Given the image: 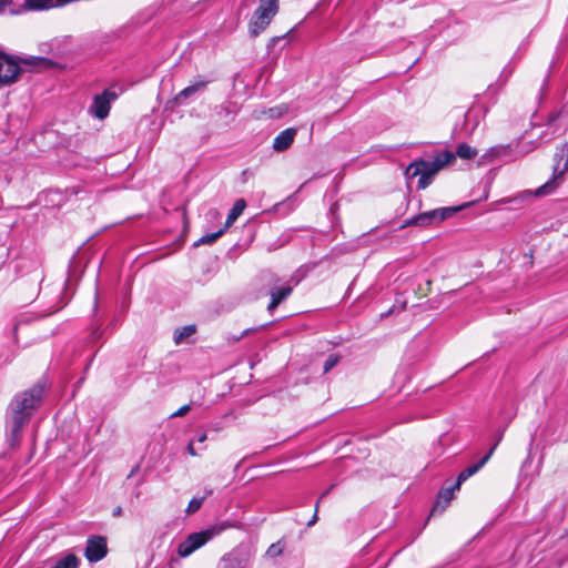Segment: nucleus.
<instances>
[{
  "label": "nucleus",
  "mask_w": 568,
  "mask_h": 568,
  "mask_svg": "<svg viewBox=\"0 0 568 568\" xmlns=\"http://www.w3.org/2000/svg\"><path fill=\"white\" fill-rule=\"evenodd\" d=\"M44 393V385L36 384L29 390L18 394L9 406L10 443L18 444L23 426L29 422L30 416L40 405Z\"/></svg>",
  "instance_id": "f257e3e1"
},
{
  "label": "nucleus",
  "mask_w": 568,
  "mask_h": 568,
  "mask_svg": "<svg viewBox=\"0 0 568 568\" xmlns=\"http://www.w3.org/2000/svg\"><path fill=\"white\" fill-rule=\"evenodd\" d=\"M58 67V63L45 57L13 58L0 51V85H10L19 80L24 70L43 71Z\"/></svg>",
  "instance_id": "f03ea898"
},
{
  "label": "nucleus",
  "mask_w": 568,
  "mask_h": 568,
  "mask_svg": "<svg viewBox=\"0 0 568 568\" xmlns=\"http://www.w3.org/2000/svg\"><path fill=\"white\" fill-rule=\"evenodd\" d=\"M554 162L555 164L551 179L535 191L536 196H542L551 193L559 185L558 181L561 180L568 171V142H565L557 148V151L554 154Z\"/></svg>",
  "instance_id": "7ed1b4c3"
},
{
  "label": "nucleus",
  "mask_w": 568,
  "mask_h": 568,
  "mask_svg": "<svg viewBox=\"0 0 568 568\" xmlns=\"http://www.w3.org/2000/svg\"><path fill=\"white\" fill-rule=\"evenodd\" d=\"M278 11V0H260V6L250 21V33L257 37L271 23Z\"/></svg>",
  "instance_id": "20e7f679"
},
{
  "label": "nucleus",
  "mask_w": 568,
  "mask_h": 568,
  "mask_svg": "<svg viewBox=\"0 0 568 568\" xmlns=\"http://www.w3.org/2000/svg\"><path fill=\"white\" fill-rule=\"evenodd\" d=\"M466 205L462 206H450V207H440L430 210L427 212H423L420 214H417L408 220L405 221L403 227L406 226H429L433 224H438L443 222L444 220L453 216L455 213L464 209Z\"/></svg>",
  "instance_id": "39448f33"
},
{
  "label": "nucleus",
  "mask_w": 568,
  "mask_h": 568,
  "mask_svg": "<svg viewBox=\"0 0 568 568\" xmlns=\"http://www.w3.org/2000/svg\"><path fill=\"white\" fill-rule=\"evenodd\" d=\"M223 528L212 527L206 530L190 534L183 541L178 545L176 552L180 557L186 558L195 550L204 546L214 536L219 535Z\"/></svg>",
  "instance_id": "423d86ee"
},
{
  "label": "nucleus",
  "mask_w": 568,
  "mask_h": 568,
  "mask_svg": "<svg viewBox=\"0 0 568 568\" xmlns=\"http://www.w3.org/2000/svg\"><path fill=\"white\" fill-rule=\"evenodd\" d=\"M262 281L264 285L270 288L271 302L267 305V311L272 313L292 294L293 287L288 284L278 286L281 280L273 273H264Z\"/></svg>",
  "instance_id": "0eeeda50"
},
{
  "label": "nucleus",
  "mask_w": 568,
  "mask_h": 568,
  "mask_svg": "<svg viewBox=\"0 0 568 568\" xmlns=\"http://www.w3.org/2000/svg\"><path fill=\"white\" fill-rule=\"evenodd\" d=\"M439 171L433 161L417 160L407 166L405 175L407 179H414L419 175L418 187L426 189Z\"/></svg>",
  "instance_id": "6e6552de"
},
{
  "label": "nucleus",
  "mask_w": 568,
  "mask_h": 568,
  "mask_svg": "<svg viewBox=\"0 0 568 568\" xmlns=\"http://www.w3.org/2000/svg\"><path fill=\"white\" fill-rule=\"evenodd\" d=\"M108 554L106 539L102 536H90L87 540L84 556L90 562L102 560Z\"/></svg>",
  "instance_id": "1a4fd4ad"
},
{
  "label": "nucleus",
  "mask_w": 568,
  "mask_h": 568,
  "mask_svg": "<svg viewBox=\"0 0 568 568\" xmlns=\"http://www.w3.org/2000/svg\"><path fill=\"white\" fill-rule=\"evenodd\" d=\"M115 99V92L110 90L103 91V93L94 97L90 112L100 120L106 118L111 109V102Z\"/></svg>",
  "instance_id": "9d476101"
},
{
  "label": "nucleus",
  "mask_w": 568,
  "mask_h": 568,
  "mask_svg": "<svg viewBox=\"0 0 568 568\" xmlns=\"http://www.w3.org/2000/svg\"><path fill=\"white\" fill-rule=\"evenodd\" d=\"M500 439H501V435H499V437H498L497 442L494 444V446L489 449V452L478 463L465 468L464 470H462L459 473L457 480L454 485V488H459L464 481H466L469 477L475 475L490 459V457L494 454Z\"/></svg>",
  "instance_id": "9b49d317"
},
{
  "label": "nucleus",
  "mask_w": 568,
  "mask_h": 568,
  "mask_svg": "<svg viewBox=\"0 0 568 568\" xmlns=\"http://www.w3.org/2000/svg\"><path fill=\"white\" fill-rule=\"evenodd\" d=\"M297 130L295 128H288L282 131L275 136L273 141V149L277 152L286 151L295 140Z\"/></svg>",
  "instance_id": "f8f14e48"
},
{
  "label": "nucleus",
  "mask_w": 568,
  "mask_h": 568,
  "mask_svg": "<svg viewBox=\"0 0 568 568\" xmlns=\"http://www.w3.org/2000/svg\"><path fill=\"white\" fill-rule=\"evenodd\" d=\"M514 150L510 144H501L491 146L487 150V152L483 155V160L485 161H494V160H505L513 158Z\"/></svg>",
  "instance_id": "ddd939ff"
},
{
  "label": "nucleus",
  "mask_w": 568,
  "mask_h": 568,
  "mask_svg": "<svg viewBox=\"0 0 568 568\" xmlns=\"http://www.w3.org/2000/svg\"><path fill=\"white\" fill-rule=\"evenodd\" d=\"M459 488H454V486L449 488H444L438 493L437 500L432 509V514L443 513L454 497V491Z\"/></svg>",
  "instance_id": "4468645a"
},
{
  "label": "nucleus",
  "mask_w": 568,
  "mask_h": 568,
  "mask_svg": "<svg viewBox=\"0 0 568 568\" xmlns=\"http://www.w3.org/2000/svg\"><path fill=\"white\" fill-rule=\"evenodd\" d=\"M206 83H207L206 81H200V82H196L194 84H191V85L184 88L182 91H180L175 95L174 102L178 104H182L184 102V100L192 97L196 92L203 90L206 87Z\"/></svg>",
  "instance_id": "2eb2a0df"
},
{
  "label": "nucleus",
  "mask_w": 568,
  "mask_h": 568,
  "mask_svg": "<svg viewBox=\"0 0 568 568\" xmlns=\"http://www.w3.org/2000/svg\"><path fill=\"white\" fill-rule=\"evenodd\" d=\"M248 559L235 554H230L223 557L221 568H247Z\"/></svg>",
  "instance_id": "dca6fc26"
},
{
  "label": "nucleus",
  "mask_w": 568,
  "mask_h": 568,
  "mask_svg": "<svg viewBox=\"0 0 568 568\" xmlns=\"http://www.w3.org/2000/svg\"><path fill=\"white\" fill-rule=\"evenodd\" d=\"M246 207V202L244 199H239L233 204V207L231 209L224 229L227 230L236 220L237 217L243 213L244 209Z\"/></svg>",
  "instance_id": "f3484780"
},
{
  "label": "nucleus",
  "mask_w": 568,
  "mask_h": 568,
  "mask_svg": "<svg viewBox=\"0 0 568 568\" xmlns=\"http://www.w3.org/2000/svg\"><path fill=\"white\" fill-rule=\"evenodd\" d=\"M196 332L195 325H186L183 327H179L174 332V342L175 344H181L185 338L192 336Z\"/></svg>",
  "instance_id": "a211bd4d"
},
{
  "label": "nucleus",
  "mask_w": 568,
  "mask_h": 568,
  "mask_svg": "<svg viewBox=\"0 0 568 568\" xmlns=\"http://www.w3.org/2000/svg\"><path fill=\"white\" fill-rule=\"evenodd\" d=\"M79 562H80L79 558L75 555L69 554V555L64 556L63 558L59 559L50 568H78Z\"/></svg>",
  "instance_id": "6ab92c4d"
},
{
  "label": "nucleus",
  "mask_w": 568,
  "mask_h": 568,
  "mask_svg": "<svg viewBox=\"0 0 568 568\" xmlns=\"http://www.w3.org/2000/svg\"><path fill=\"white\" fill-rule=\"evenodd\" d=\"M455 160V154L450 151H444L437 154L434 159V164L437 169L442 170Z\"/></svg>",
  "instance_id": "aec40b11"
},
{
  "label": "nucleus",
  "mask_w": 568,
  "mask_h": 568,
  "mask_svg": "<svg viewBox=\"0 0 568 568\" xmlns=\"http://www.w3.org/2000/svg\"><path fill=\"white\" fill-rule=\"evenodd\" d=\"M454 154L455 158L459 156L460 159L471 160L477 155V150L466 143H462L457 146L456 153Z\"/></svg>",
  "instance_id": "412c9836"
},
{
  "label": "nucleus",
  "mask_w": 568,
  "mask_h": 568,
  "mask_svg": "<svg viewBox=\"0 0 568 568\" xmlns=\"http://www.w3.org/2000/svg\"><path fill=\"white\" fill-rule=\"evenodd\" d=\"M224 232H225V229L222 227L217 232L205 234L195 243V246L201 245V244H203V245L213 244L219 237H221L223 235Z\"/></svg>",
  "instance_id": "4be33fe9"
},
{
  "label": "nucleus",
  "mask_w": 568,
  "mask_h": 568,
  "mask_svg": "<svg viewBox=\"0 0 568 568\" xmlns=\"http://www.w3.org/2000/svg\"><path fill=\"white\" fill-rule=\"evenodd\" d=\"M338 362H339L338 355H336V354L328 355V357L326 358V361L324 363V373H328L333 367H335L337 365Z\"/></svg>",
  "instance_id": "5701e85b"
},
{
  "label": "nucleus",
  "mask_w": 568,
  "mask_h": 568,
  "mask_svg": "<svg viewBox=\"0 0 568 568\" xmlns=\"http://www.w3.org/2000/svg\"><path fill=\"white\" fill-rule=\"evenodd\" d=\"M205 497H202V498H193L190 503H189V506H187V509L186 511L189 514H193L195 511H197L202 504H203V500H204Z\"/></svg>",
  "instance_id": "b1692460"
},
{
  "label": "nucleus",
  "mask_w": 568,
  "mask_h": 568,
  "mask_svg": "<svg viewBox=\"0 0 568 568\" xmlns=\"http://www.w3.org/2000/svg\"><path fill=\"white\" fill-rule=\"evenodd\" d=\"M282 552H283V547H282L281 542H275V544H272V545L268 547V549H267V551H266V555H267L268 557L274 558V557L280 556Z\"/></svg>",
  "instance_id": "393cba45"
},
{
  "label": "nucleus",
  "mask_w": 568,
  "mask_h": 568,
  "mask_svg": "<svg viewBox=\"0 0 568 568\" xmlns=\"http://www.w3.org/2000/svg\"><path fill=\"white\" fill-rule=\"evenodd\" d=\"M265 325H261L260 327H252V328H246L244 329L239 336H233L232 337V341L233 342H239L241 338H243L244 336L251 334V333H255L257 332L258 329L263 328Z\"/></svg>",
  "instance_id": "a878e982"
},
{
  "label": "nucleus",
  "mask_w": 568,
  "mask_h": 568,
  "mask_svg": "<svg viewBox=\"0 0 568 568\" xmlns=\"http://www.w3.org/2000/svg\"><path fill=\"white\" fill-rule=\"evenodd\" d=\"M328 494V490L324 491L320 499L317 500L316 505H315V514L314 516L311 518V520L307 523V526L311 527L313 525H315V523L317 521L318 517H317V511H318V506H320V500L323 499L326 495Z\"/></svg>",
  "instance_id": "bb28decb"
},
{
  "label": "nucleus",
  "mask_w": 568,
  "mask_h": 568,
  "mask_svg": "<svg viewBox=\"0 0 568 568\" xmlns=\"http://www.w3.org/2000/svg\"><path fill=\"white\" fill-rule=\"evenodd\" d=\"M190 409H191L190 405H184V406L180 407L175 413H173L171 415V417H182L185 414H187L190 412Z\"/></svg>",
  "instance_id": "cd10ccee"
},
{
  "label": "nucleus",
  "mask_w": 568,
  "mask_h": 568,
  "mask_svg": "<svg viewBox=\"0 0 568 568\" xmlns=\"http://www.w3.org/2000/svg\"><path fill=\"white\" fill-rule=\"evenodd\" d=\"M187 452L192 456H196L197 455V453L194 449L193 442H190V444L187 445Z\"/></svg>",
  "instance_id": "c85d7f7f"
},
{
  "label": "nucleus",
  "mask_w": 568,
  "mask_h": 568,
  "mask_svg": "<svg viewBox=\"0 0 568 568\" xmlns=\"http://www.w3.org/2000/svg\"><path fill=\"white\" fill-rule=\"evenodd\" d=\"M206 438H207L206 434H205V433H203V434H201V435H199V436H197L196 440H197L199 443H204V442L206 440Z\"/></svg>",
  "instance_id": "c756f323"
},
{
  "label": "nucleus",
  "mask_w": 568,
  "mask_h": 568,
  "mask_svg": "<svg viewBox=\"0 0 568 568\" xmlns=\"http://www.w3.org/2000/svg\"><path fill=\"white\" fill-rule=\"evenodd\" d=\"M122 514V508L119 506L116 507L114 510H113V516L114 517H118V516H121Z\"/></svg>",
  "instance_id": "7c9ffc66"
},
{
  "label": "nucleus",
  "mask_w": 568,
  "mask_h": 568,
  "mask_svg": "<svg viewBox=\"0 0 568 568\" xmlns=\"http://www.w3.org/2000/svg\"><path fill=\"white\" fill-rule=\"evenodd\" d=\"M556 118H557V115H552V116L550 118V120H551V121H554Z\"/></svg>",
  "instance_id": "2f4dec72"
}]
</instances>
